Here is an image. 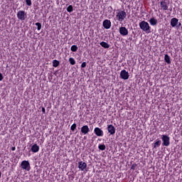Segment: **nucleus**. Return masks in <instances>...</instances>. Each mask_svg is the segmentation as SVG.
<instances>
[{
    "label": "nucleus",
    "mask_w": 182,
    "mask_h": 182,
    "mask_svg": "<svg viewBox=\"0 0 182 182\" xmlns=\"http://www.w3.org/2000/svg\"><path fill=\"white\" fill-rule=\"evenodd\" d=\"M178 23V27L180 28V26H181V23L179 22Z\"/></svg>",
    "instance_id": "33"
},
{
    "label": "nucleus",
    "mask_w": 182,
    "mask_h": 182,
    "mask_svg": "<svg viewBox=\"0 0 182 182\" xmlns=\"http://www.w3.org/2000/svg\"><path fill=\"white\" fill-rule=\"evenodd\" d=\"M17 18L20 21H25V19H26V13L25 12V11H18Z\"/></svg>",
    "instance_id": "6"
},
{
    "label": "nucleus",
    "mask_w": 182,
    "mask_h": 182,
    "mask_svg": "<svg viewBox=\"0 0 182 182\" xmlns=\"http://www.w3.org/2000/svg\"><path fill=\"white\" fill-rule=\"evenodd\" d=\"M100 45L102 47L105 48V49H109L110 48V45H109V43L105 42V41H102Z\"/></svg>",
    "instance_id": "18"
},
{
    "label": "nucleus",
    "mask_w": 182,
    "mask_h": 182,
    "mask_svg": "<svg viewBox=\"0 0 182 182\" xmlns=\"http://www.w3.org/2000/svg\"><path fill=\"white\" fill-rule=\"evenodd\" d=\"M39 146H38V144H34L32 146H31V151L33 153H38V151H39Z\"/></svg>",
    "instance_id": "16"
},
{
    "label": "nucleus",
    "mask_w": 182,
    "mask_h": 182,
    "mask_svg": "<svg viewBox=\"0 0 182 182\" xmlns=\"http://www.w3.org/2000/svg\"><path fill=\"white\" fill-rule=\"evenodd\" d=\"M149 23L151 26H156L157 25L158 21L154 17H152L149 19Z\"/></svg>",
    "instance_id": "15"
},
{
    "label": "nucleus",
    "mask_w": 182,
    "mask_h": 182,
    "mask_svg": "<svg viewBox=\"0 0 182 182\" xmlns=\"http://www.w3.org/2000/svg\"><path fill=\"white\" fill-rule=\"evenodd\" d=\"M139 28L146 33H150L151 32V27H150V24L147 23L146 21H142L139 23Z\"/></svg>",
    "instance_id": "1"
},
{
    "label": "nucleus",
    "mask_w": 182,
    "mask_h": 182,
    "mask_svg": "<svg viewBox=\"0 0 182 182\" xmlns=\"http://www.w3.org/2000/svg\"><path fill=\"white\" fill-rule=\"evenodd\" d=\"M102 25L105 29H110V28L112 27V22L110 21V20L106 19L103 21Z\"/></svg>",
    "instance_id": "10"
},
{
    "label": "nucleus",
    "mask_w": 182,
    "mask_h": 182,
    "mask_svg": "<svg viewBox=\"0 0 182 182\" xmlns=\"http://www.w3.org/2000/svg\"><path fill=\"white\" fill-rule=\"evenodd\" d=\"M21 167L23 170L29 171L31 170V164H29V161H23L21 164Z\"/></svg>",
    "instance_id": "5"
},
{
    "label": "nucleus",
    "mask_w": 182,
    "mask_h": 182,
    "mask_svg": "<svg viewBox=\"0 0 182 182\" xmlns=\"http://www.w3.org/2000/svg\"><path fill=\"white\" fill-rule=\"evenodd\" d=\"M36 26H37V31H41V29H42V23L39 22L36 23Z\"/></svg>",
    "instance_id": "24"
},
{
    "label": "nucleus",
    "mask_w": 182,
    "mask_h": 182,
    "mask_svg": "<svg viewBox=\"0 0 182 182\" xmlns=\"http://www.w3.org/2000/svg\"><path fill=\"white\" fill-rule=\"evenodd\" d=\"M133 167H134V166H132V169H134V168H133Z\"/></svg>",
    "instance_id": "35"
},
{
    "label": "nucleus",
    "mask_w": 182,
    "mask_h": 182,
    "mask_svg": "<svg viewBox=\"0 0 182 182\" xmlns=\"http://www.w3.org/2000/svg\"><path fill=\"white\" fill-rule=\"evenodd\" d=\"M69 62L70 63V65H76V60H75V58H69Z\"/></svg>",
    "instance_id": "22"
},
{
    "label": "nucleus",
    "mask_w": 182,
    "mask_h": 182,
    "mask_svg": "<svg viewBox=\"0 0 182 182\" xmlns=\"http://www.w3.org/2000/svg\"><path fill=\"white\" fill-rule=\"evenodd\" d=\"M41 110H42V112L43 113V114H45V113H46V109H45V107H42Z\"/></svg>",
    "instance_id": "28"
},
{
    "label": "nucleus",
    "mask_w": 182,
    "mask_h": 182,
    "mask_svg": "<svg viewBox=\"0 0 182 182\" xmlns=\"http://www.w3.org/2000/svg\"><path fill=\"white\" fill-rule=\"evenodd\" d=\"M11 150L12 151H15V150H16V148L15 146H12Z\"/></svg>",
    "instance_id": "31"
},
{
    "label": "nucleus",
    "mask_w": 182,
    "mask_h": 182,
    "mask_svg": "<svg viewBox=\"0 0 182 182\" xmlns=\"http://www.w3.org/2000/svg\"><path fill=\"white\" fill-rule=\"evenodd\" d=\"M177 25H178V18H173L171 19V26H172V28H176V26H177Z\"/></svg>",
    "instance_id": "14"
},
{
    "label": "nucleus",
    "mask_w": 182,
    "mask_h": 182,
    "mask_svg": "<svg viewBox=\"0 0 182 182\" xmlns=\"http://www.w3.org/2000/svg\"><path fill=\"white\" fill-rule=\"evenodd\" d=\"M160 8L161 11H168V2H167L166 0H162L160 1Z\"/></svg>",
    "instance_id": "4"
},
{
    "label": "nucleus",
    "mask_w": 182,
    "mask_h": 182,
    "mask_svg": "<svg viewBox=\"0 0 182 182\" xmlns=\"http://www.w3.org/2000/svg\"><path fill=\"white\" fill-rule=\"evenodd\" d=\"M1 176H2V173L0 171V178H1Z\"/></svg>",
    "instance_id": "34"
},
{
    "label": "nucleus",
    "mask_w": 182,
    "mask_h": 182,
    "mask_svg": "<svg viewBox=\"0 0 182 182\" xmlns=\"http://www.w3.org/2000/svg\"><path fill=\"white\" fill-rule=\"evenodd\" d=\"M67 11L68 12H73V6L72 5H69L68 7H67Z\"/></svg>",
    "instance_id": "25"
},
{
    "label": "nucleus",
    "mask_w": 182,
    "mask_h": 182,
    "mask_svg": "<svg viewBox=\"0 0 182 182\" xmlns=\"http://www.w3.org/2000/svg\"><path fill=\"white\" fill-rule=\"evenodd\" d=\"M126 16H127L126 11H121L119 12H117L116 15L117 21H118L119 22H123Z\"/></svg>",
    "instance_id": "2"
},
{
    "label": "nucleus",
    "mask_w": 182,
    "mask_h": 182,
    "mask_svg": "<svg viewBox=\"0 0 182 182\" xmlns=\"http://www.w3.org/2000/svg\"><path fill=\"white\" fill-rule=\"evenodd\" d=\"M168 11H169V12H173V8H171V7L169 8V9H168Z\"/></svg>",
    "instance_id": "32"
},
{
    "label": "nucleus",
    "mask_w": 182,
    "mask_h": 182,
    "mask_svg": "<svg viewBox=\"0 0 182 182\" xmlns=\"http://www.w3.org/2000/svg\"><path fill=\"white\" fill-rule=\"evenodd\" d=\"M78 168H80V170H81V171H85V170L86 169V167H87V164H86V162H83V161H80L78 162Z\"/></svg>",
    "instance_id": "12"
},
{
    "label": "nucleus",
    "mask_w": 182,
    "mask_h": 182,
    "mask_svg": "<svg viewBox=\"0 0 182 182\" xmlns=\"http://www.w3.org/2000/svg\"><path fill=\"white\" fill-rule=\"evenodd\" d=\"M4 80V75L0 73V81Z\"/></svg>",
    "instance_id": "30"
},
{
    "label": "nucleus",
    "mask_w": 182,
    "mask_h": 182,
    "mask_svg": "<svg viewBox=\"0 0 182 182\" xmlns=\"http://www.w3.org/2000/svg\"><path fill=\"white\" fill-rule=\"evenodd\" d=\"M94 133L98 137H102L103 136V130H102L99 127H95L94 129Z\"/></svg>",
    "instance_id": "11"
},
{
    "label": "nucleus",
    "mask_w": 182,
    "mask_h": 182,
    "mask_svg": "<svg viewBox=\"0 0 182 182\" xmlns=\"http://www.w3.org/2000/svg\"><path fill=\"white\" fill-rule=\"evenodd\" d=\"M59 60H53V68H58V65H59Z\"/></svg>",
    "instance_id": "20"
},
{
    "label": "nucleus",
    "mask_w": 182,
    "mask_h": 182,
    "mask_svg": "<svg viewBox=\"0 0 182 182\" xmlns=\"http://www.w3.org/2000/svg\"><path fill=\"white\" fill-rule=\"evenodd\" d=\"M161 140L163 141L162 146H165V147H168V146H170V136L163 134L161 135Z\"/></svg>",
    "instance_id": "3"
},
{
    "label": "nucleus",
    "mask_w": 182,
    "mask_h": 182,
    "mask_svg": "<svg viewBox=\"0 0 182 182\" xmlns=\"http://www.w3.org/2000/svg\"><path fill=\"white\" fill-rule=\"evenodd\" d=\"M81 68H86V62H83V63L81 64Z\"/></svg>",
    "instance_id": "29"
},
{
    "label": "nucleus",
    "mask_w": 182,
    "mask_h": 182,
    "mask_svg": "<svg viewBox=\"0 0 182 182\" xmlns=\"http://www.w3.org/2000/svg\"><path fill=\"white\" fill-rule=\"evenodd\" d=\"M164 60H165L166 63H167L168 65L171 64V58L169 57L168 54L165 55Z\"/></svg>",
    "instance_id": "17"
},
{
    "label": "nucleus",
    "mask_w": 182,
    "mask_h": 182,
    "mask_svg": "<svg viewBox=\"0 0 182 182\" xmlns=\"http://www.w3.org/2000/svg\"><path fill=\"white\" fill-rule=\"evenodd\" d=\"M98 149H99L100 150H102V151L106 150V145H105V144H100V145L98 146Z\"/></svg>",
    "instance_id": "23"
},
{
    "label": "nucleus",
    "mask_w": 182,
    "mask_h": 182,
    "mask_svg": "<svg viewBox=\"0 0 182 182\" xmlns=\"http://www.w3.org/2000/svg\"><path fill=\"white\" fill-rule=\"evenodd\" d=\"M26 4L28 6H31L32 5V0H26Z\"/></svg>",
    "instance_id": "27"
},
{
    "label": "nucleus",
    "mask_w": 182,
    "mask_h": 182,
    "mask_svg": "<svg viewBox=\"0 0 182 182\" xmlns=\"http://www.w3.org/2000/svg\"><path fill=\"white\" fill-rule=\"evenodd\" d=\"M107 132L109 133V134L113 136V134L116 133V128L114 126H113V124H109L107 126Z\"/></svg>",
    "instance_id": "9"
},
{
    "label": "nucleus",
    "mask_w": 182,
    "mask_h": 182,
    "mask_svg": "<svg viewBox=\"0 0 182 182\" xmlns=\"http://www.w3.org/2000/svg\"><path fill=\"white\" fill-rule=\"evenodd\" d=\"M119 32L120 33V35H122V36H127V35H129V30H127V28H126V27H120L119 28Z\"/></svg>",
    "instance_id": "8"
},
{
    "label": "nucleus",
    "mask_w": 182,
    "mask_h": 182,
    "mask_svg": "<svg viewBox=\"0 0 182 182\" xmlns=\"http://www.w3.org/2000/svg\"><path fill=\"white\" fill-rule=\"evenodd\" d=\"M129 72L126 71V70H122L120 72V77L121 79H123L124 80H127L129 77Z\"/></svg>",
    "instance_id": "7"
},
{
    "label": "nucleus",
    "mask_w": 182,
    "mask_h": 182,
    "mask_svg": "<svg viewBox=\"0 0 182 182\" xmlns=\"http://www.w3.org/2000/svg\"><path fill=\"white\" fill-rule=\"evenodd\" d=\"M89 132H90V129H89L87 125H84L81 127V133H82V134H87Z\"/></svg>",
    "instance_id": "13"
},
{
    "label": "nucleus",
    "mask_w": 182,
    "mask_h": 182,
    "mask_svg": "<svg viewBox=\"0 0 182 182\" xmlns=\"http://www.w3.org/2000/svg\"><path fill=\"white\" fill-rule=\"evenodd\" d=\"M77 125L76 124H73L70 127V130H72V132H75V130L76 129Z\"/></svg>",
    "instance_id": "26"
},
{
    "label": "nucleus",
    "mask_w": 182,
    "mask_h": 182,
    "mask_svg": "<svg viewBox=\"0 0 182 182\" xmlns=\"http://www.w3.org/2000/svg\"><path fill=\"white\" fill-rule=\"evenodd\" d=\"M161 145V141L159 139H157L156 141V142L154 144V149H157V147H160V146Z\"/></svg>",
    "instance_id": "19"
},
{
    "label": "nucleus",
    "mask_w": 182,
    "mask_h": 182,
    "mask_svg": "<svg viewBox=\"0 0 182 182\" xmlns=\"http://www.w3.org/2000/svg\"><path fill=\"white\" fill-rule=\"evenodd\" d=\"M77 49H78V48H77V46H76V45H73L70 48L71 52H77Z\"/></svg>",
    "instance_id": "21"
}]
</instances>
